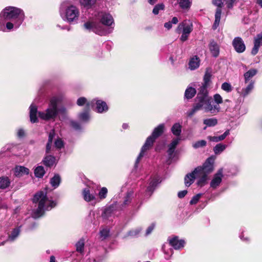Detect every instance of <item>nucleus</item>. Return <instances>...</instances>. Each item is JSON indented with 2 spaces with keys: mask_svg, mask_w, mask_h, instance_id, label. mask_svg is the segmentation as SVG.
Wrapping results in <instances>:
<instances>
[{
  "mask_svg": "<svg viewBox=\"0 0 262 262\" xmlns=\"http://www.w3.org/2000/svg\"><path fill=\"white\" fill-rule=\"evenodd\" d=\"M62 98L59 96L53 97L49 102L48 107L44 112H38L37 107L34 104L30 106V119L32 123L38 121V117L44 120H54L59 112L65 113L66 108L62 107L58 108V105L61 102Z\"/></svg>",
  "mask_w": 262,
  "mask_h": 262,
  "instance_id": "1",
  "label": "nucleus"
},
{
  "mask_svg": "<svg viewBox=\"0 0 262 262\" xmlns=\"http://www.w3.org/2000/svg\"><path fill=\"white\" fill-rule=\"evenodd\" d=\"M25 15L23 11L14 7H6L0 14V30L5 31L6 28L11 30L19 28L24 21Z\"/></svg>",
  "mask_w": 262,
  "mask_h": 262,
  "instance_id": "2",
  "label": "nucleus"
},
{
  "mask_svg": "<svg viewBox=\"0 0 262 262\" xmlns=\"http://www.w3.org/2000/svg\"><path fill=\"white\" fill-rule=\"evenodd\" d=\"M98 18L102 24L88 21L84 24V28L101 36L112 33L114 25L112 16L108 13L101 12L98 14Z\"/></svg>",
  "mask_w": 262,
  "mask_h": 262,
  "instance_id": "3",
  "label": "nucleus"
},
{
  "mask_svg": "<svg viewBox=\"0 0 262 262\" xmlns=\"http://www.w3.org/2000/svg\"><path fill=\"white\" fill-rule=\"evenodd\" d=\"M47 193V190H42L34 195L33 202L37 205V208L32 212L33 218L37 219L41 216L46 211L50 210L56 206L57 203L50 199Z\"/></svg>",
  "mask_w": 262,
  "mask_h": 262,
  "instance_id": "4",
  "label": "nucleus"
},
{
  "mask_svg": "<svg viewBox=\"0 0 262 262\" xmlns=\"http://www.w3.org/2000/svg\"><path fill=\"white\" fill-rule=\"evenodd\" d=\"M164 129V124H160L154 129L151 135L147 138L145 143L142 146L141 151L136 159V163L135 164V167H137V165L139 163L141 159L143 157L144 152L147 150H148L150 147H151L156 139H157L163 133Z\"/></svg>",
  "mask_w": 262,
  "mask_h": 262,
  "instance_id": "5",
  "label": "nucleus"
},
{
  "mask_svg": "<svg viewBox=\"0 0 262 262\" xmlns=\"http://www.w3.org/2000/svg\"><path fill=\"white\" fill-rule=\"evenodd\" d=\"M60 14L63 20L69 23H77L79 16V11L75 6L70 5L60 8Z\"/></svg>",
  "mask_w": 262,
  "mask_h": 262,
  "instance_id": "6",
  "label": "nucleus"
},
{
  "mask_svg": "<svg viewBox=\"0 0 262 262\" xmlns=\"http://www.w3.org/2000/svg\"><path fill=\"white\" fill-rule=\"evenodd\" d=\"M193 30L192 24L189 20H185L179 24L177 29V32L180 33L182 31V34L180 39L182 41L187 40L190 33Z\"/></svg>",
  "mask_w": 262,
  "mask_h": 262,
  "instance_id": "7",
  "label": "nucleus"
},
{
  "mask_svg": "<svg viewBox=\"0 0 262 262\" xmlns=\"http://www.w3.org/2000/svg\"><path fill=\"white\" fill-rule=\"evenodd\" d=\"M201 105V110H204L205 113H209L213 115H216L221 111L219 105L213 104L211 97L199 102Z\"/></svg>",
  "mask_w": 262,
  "mask_h": 262,
  "instance_id": "8",
  "label": "nucleus"
},
{
  "mask_svg": "<svg viewBox=\"0 0 262 262\" xmlns=\"http://www.w3.org/2000/svg\"><path fill=\"white\" fill-rule=\"evenodd\" d=\"M214 159L208 158L202 166H198L194 169V172H203L208 174L213 170Z\"/></svg>",
  "mask_w": 262,
  "mask_h": 262,
  "instance_id": "9",
  "label": "nucleus"
},
{
  "mask_svg": "<svg viewBox=\"0 0 262 262\" xmlns=\"http://www.w3.org/2000/svg\"><path fill=\"white\" fill-rule=\"evenodd\" d=\"M118 209V204L117 203H113L103 209L101 216L104 220H109L115 215Z\"/></svg>",
  "mask_w": 262,
  "mask_h": 262,
  "instance_id": "10",
  "label": "nucleus"
},
{
  "mask_svg": "<svg viewBox=\"0 0 262 262\" xmlns=\"http://www.w3.org/2000/svg\"><path fill=\"white\" fill-rule=\"evenodd\" d=\"M92 102H94L92 107L95 106V110L97 113H103L108 111V107L105 101L98 99H94L92 100Z\"/></svg>",
  "mask_w": 262,
  "mask_h": 262,
  "instance_id": "11",
  "label": "nucleus"
},
{
  "mask_svg": "<svg viewBox=\"0 0 262 262\" xmlns=\"http://www.w3.org/2000/svg\"><path fill=\"white\" fill-rule=\"evenodd\" d=\"M223 169L221 168L214 175V177L210 184V187L211 188L213 189H215L220 185L223 177Z\"/></svg>",
  "mask_w": 262,
  "mask_h": 262,
  "instance_id": "12",
  "label": "nucleus"
},
{
  "mask_svg": "<svg viewBox=\"0 0 262 262\" xmlns=\"http://www.w3.org/2000/svg\"><path fill=\"white\" fill-rule=\"evenodd\" d=\"M232 45L236 52L241 53L245 51L246 46L242 38L236 37L232 41Z\"/></svg>",
  "mask_w": 262,
  "mask_h": 262,
  "instance_id": "13",
  "label": "nucleus"
},
{
  "mask_svg": "<svg viewBox=\"0 0 262 262\" xmlns=\"http://www.w3.org/2000/svg\"><path fill=\"white\" fill-rule=\"evenodd\" d=\"M208 86L202 84L199 89V92L196 97V102H201L208 98H210L208 95Z\"/></svg>",
  "mask_w": 262,
  "mask_h": 262,
  "instance_id": "14",
  "label": "nucleus"
},
{
  "mask_svg": "<svg viewBox=\"0 0 262 262\" xmlns=\"http://www.w3.org/2000/svg\"><path fill=\"white\" fill-rule=\"evenodd\" d=\"M262 45V31L257 34L254 39V47L252 49L251 54L253 55H256L259 50V47Z\"/></svg>",
  "mask_w": 262,
  "mask_h": 262,
  "instance_id": "15",
  "label": "nucleus"
},
{
  "mask_svg": "<svg viewBox=\"0 0 262 262\" xmlns=\"http://www.w3.org/2000/svg\"><path fill=\"white\" fill-rule=\"evenodd\" d=\"M208 48L212 56L217 57L220 54V46L214 40H211L208 44Z\"/></svg>",
  "mask_w": 262,
  "mask_h": 262,
  "instance_id": "16",
  "label": "nucleus"
},
{
  "mask_svg": "<svg viewBox=\"0 0 262 262\" xmlns=\"http://www.w3.org/2000/svg\"><path fill=\"white\" fill-rule=\"evenodd\" d=\"M169 243L174 249L179 250L184 246L185 241L179 239L177 236H174L168 239Z\"/></svg>",
  "mask_w": 262,
  "mask_h": 262,
  "instance_id": "17",
  "label": "nucleus"
},
{
  "mask_svg": "<svg viewBox=\"0 0 262 262\" xmlns=\"http://www.w3.org/2000/svg\"><path fill=\"white\" fill-rule=\"evenodd\" d=\"M160 182L158 178L155 177L152 178L147 188L146 194L150 196L156 189L157 185L160 183Z\"/></svg>",
  "mask_w": 262,
  "mask_h": 262,
  "instance_id": "18",
  "label": "nucleus"
},
{
  "mask_svg": "<svg viewBox=\"0 0 262 262\" xmlns=\"http://www.w3.org/2000/svg\"><path fill=\"white\" fill-rule=\"evenodd\" d=\"M83 196L86 202H90L96 199V194L90 188H85L83 190Z\"/></svg>",
  "mask_w": 262,
  "mask_h": 262,
  "instance_id": "19",
  "label": "nucleus"
},
{
  "mask_svg": "<svg viewBox=\"0 0 262 262\" xmlns=\"http://www.w3.org/2000/svg\"><path fill=\"white\" fill-rule=\"evenodd\" d=\"M180 140L181 138L180 137H177L175 139H173L168 145L167 153L169 158H172V155L174 151L175 148L179 143Z\"/></svg>",
  "mask_w": 262,
  "mask_h": 262,
  "instance_id": "20",
  "label": "nucleus"
},
{
  "mask_svg": "<svg viewBox=\"0 0 262 262\" xmlns=\"http://www.w3.org/2000/svg\"><path fill=\"white\" fill-rule=\"evenodd\" d=\"M197 172H195L194 170L191 172L188 173L185 177V185L186 187L190 186L196 178Z\"/></svg>",
  "mask_w": 262,
  "mask_h": 262,
  "instance_id": "21",
  "label": "nucleus"
},
{
  "mask_svg": "<svg viewBox=\"0 0 262 262\" xmlns=\"http://www.w3.org/2000/svg\"><path fill=\"white\" fill-rule=\"evenodd\" d=\"M29 172V169L21 166H16L14 169V175L17 177H20L25 174H28Z\"/></svg>",
  "mask_w": 262,
  "mask_h": 262,
  "instance_id": "22",
  "label": "nucleus"
},
{
  "mask_svg": "<svg viewBox=\"0 0 262 262\" xmlns=\"http://www.w3.org/2000/svg\"><path fill=\"white\" fill-rule=\"evenodd\" d=\"M207 174L197 172L196 178L199 179L197 182V185L200 187L204 186L207 180Z\"/></svg>",
  "mask_w": 262,
  "mask_h": 262,
  "instance_id": "23",
  "label": "nucleus"
},
{
  "mask_svg": "<svg viewBox=\"0 0 262 262\" xmlns=\"http://www.w3.org/2000/svg\"><path fill=\"white\" fill-rule=\"evenodd\" d=\"M230 134L229 130H227L225 133L220 136H208V139L212 142H217L224 140L226 137Z\"/></svg>",
  "mask_w": 262,
  "mask_h": 262,
  "instance_id": "24",
  "label": "nucleus"
},
{
  "mask_svg": "<svg viewBox=\"0 0 262 262\" xmlns=\"http://www.w3.org/2000/svg\"><path fill=\"white\" fill-rule=\"evenodd\" d=\"M94 104V102L91 101V102L88 101L87 99L85 97H80L77 101V104L79 106H83L86 105V107L88 110L92 107V105Z\"/></svg>",
  "mask_w": 262,
  "mask_h": 262,
  "instance_id": "25",
  "label": "nucleus"
},
{
  "mask_svg": "<svg viewBox=\"0 0 262 262\" xmlns=\"http://www.w3.org/2000/svg\"><path fill=\"white\" fill-rule=\"evenodd\" d=\"M254 82L253 81H251L246 88H243L242 90L241 95L244 97L248 96L254 89Z\"/></svg>",
  "mask_w": 262,
  "mask_h": 262,
  "instance_id": "26",
  "label": "nucleus"
},
{
  "mask_svg": "<svg viewBox=\"0 0 262 262\" xmlns=\"http://www.w3.org/2000/svg\"><path fill=\"white\" fill-rule=\"evenodd\" d=\"M20 226L16 227L11 231V234L9 235L7 241L13 242L18 236L20 232Z\"/></svg>",
  "mask_w": 262,
  "mask_h": 262,
  "instance_id": "27",
  "label": "nucleus"
},
{
  "mask_svg": "<svg viewBox=\"0 0 262 262\" xmlns=\"http://www.w3.org/2000/svg\"><path fill=\"white\" fill-rule=\"evenodd\" d=\"M200 66V60L197 56H194L191 58L189 62V68L191 70H194Z\"/></svg>",
  "mask_w": 262,
  "mask_h": 262,
  "instance_id": "28",
  "label": "nucleus"
},
{
  "mask_svg": "<svg viewBox=\"0 0 262 262\" xmlns=\"http://www.w3.org/2000/svg\"><path fill=\"white\" fill-rule=\"evenodd\" d=\"M222 13V10L220 8H217L216 12L215 14V21L213 25V29H216L219 26L220 22L221 16Z\"/></svg>",
  "mask_w": 262,
  "mask_h": 262,
  "instance_id": "29",
  "label": "nucleus"
},
{
  "mask_svg": "<svg viewBox=\"0 0 262 262\" xmlns=\"http://www.w3.org/2000/svg\"><path fill=\"white\" fill-rule=\"evenodd\" d=\"M257 73V70L254 69H251L246 72L244 75L245 83L248 82Z\"/></svg>",
  "mask_w": 262,
  "mask_h": 262,
  "instance_id": "30",
  "label": "nucleus"
},
{
  "mask_svg": "<svg viewBox=\"0 0 262 262\" xmlns=\"http://www.w3.org/2000/svg\"><path fill=\"white\" fill-rule=\"evenodd\" d=\"M171 131L173 135L180 136L182 132V125L179 123H174L171 128Z\"/></svg>",
  "mask_w": 262,
  "mask_h": 262,
  "instance_id": "31",
  "label": "nucleus"
},
{
  "mask_svg": "<svg viewBox=\"0 0 262 262\" xmlns=\"http://www.w3.org/2000/svg\"><path fill=\"white\" fill-rule=\"evenodd\" d=\"M211 71L209 69H207L204 76L203 83L202 84L209 86L211 82Z\"/></svg>",
  "mask_w": 262,
  "mask_h": 262,
  "instance_id": "32",
  "label": "nucleus"
},
{
  "mask_svg": "<svg viewBox=\"0 0 262 262\" xmlns=\"http://www.w3.org/2000/svg\"><path fill=\"white\" fill-rule=\"evenodd\" d=\"M11 182L7 177L0 178V189H4L8 188L10 185Z\"/></svg>",
  "mask_w": 262,
  "mask_h": 262,
  "instance_id": "33",
  "label": "nucleus"
},
{
  "mask_svg": "<svg viewBox=\"0 0 262 262\" xmlns=\"http://www.w3.org/2000/svg\"><path fill=\"white\" fill-rule=\"evenodd\" d=\"M44 164L48 167L53 166L56 163V159L54 156L49 155L46 156L43 160Z\"/></svg>",
  "mask_w": 262,
  "mask_h": 262,
  "instance_id": "34",
  "label": "nucleus"
},
{
  "mask_svg": "<svg viewBox=\"0 0 262 262\" xmlns=\"http://www.w3.org/2000/svg\"><path fill=\"white\" fill-rule=\"evenodd\" d=\"M133 195V192L130 191L127 193L125 197L124 200L123 204L121 205V207H119L120 209H123L127 205H128L131 202L132 196Z\"/></svg>",
  "mask_w": 262,
  "mask_h": 262,
  "instance_id": "35",
  "label": "nucleus"
},
{
  "mask_svg": "<svg viewBox=\"0 0 262 262\" xmlns=\"http://www.w3.org/2000/svg\"><path fill=\"white\" fill-rule=\"evenodd\" d=\"M196 93V91L194 88L191 86H188L185 91V96L188 99H191L194 96Z\"/></svg>",
  "mask_w": 262,
  "mask_h": 262,
  "instance_id": "36",
  "label": "nucleus"
},
{
  "mask_svg": "<svg viewBox=\"0 0 262 262\" xmlns=\"http://www.w3.org/2000/svg\"><path fill=\"white\" fill-rule=\"evenodd\" d=\"M76 248V251L82 254L83 253L84 247V239L82 238L80 239L75 245Z\"/></svg>",
  "mask_w": 262,
  "mask_h": 262,
  "instance_id": "37",
  "label": "nucleus"
},
{
  "mask_svg": "<svg viewBox=\"0 0 262 262\" xmlns=\"http://www.w3.org/2000/svg\"><path fill=\"white\" fill-rule=\"evenodd\" d=\"M201 105L199 104V102H196L195 104H194L193 107L191 110L187 112V115L188 117L192 116L196 112L198 111L201 110Z\"/></svg>",
  "mask_w": 262,
  "mask_h": 262,
  "instance_id": "38",
  "label": "nucleus"
},
{
  "mask_svg": "<svg viewBox=\"0 0 262 262\" xmlns=\"http://www.w3.org/2000/svg\"><path fill=\"white\" fill-rule=\"evenodd\" d=\"M203 123L208 127L214 126L217 124V120L215 118L205 119Z\"/></svg>",
  "mask_w": 262,
  "mask_h": 262,
  "instance_id": "39",
  "label": "nucleus"
},
{
  "mask_svg": "<svg viewBox=\"0 0 262 262\" xmlns=\"http://www.w3.org/2000/svg\"><path fill=\"white\" fill-rule=\"evenodd\" d=\"M100 237L102 240L106 239L110 235L109 228L105 227L100 229L99 231Z\"/></svg>",
  "mask_w": 262,
  "mask_h": 262,
  "instance_id": "40",
  "label": "nucleus"
},
{
  "mask_svg": "<svg viewBox=\"0 0 262 262\" xmlns=\"http://www.w3.org/2000/svg\"><path fill=\"white\" fill-rule=\"evenodd\" d=\"M179 5L182 9H188L191 6L190 0H179Z\"/></svg>",
  "mask_w": 262,
  "mask_h": 262,
  "instance_id": "41",
  "label": "nucleus"
},
{
  "mask_svg": "<svg viewBox=\"0 0 262 262\" xmlns=\"http://www.w3.org/2000/svg\"><path fill=\"white\" fill-rule=\"evenodd\" d=\"M60 183V178L59 175L55 174L50 181V183L54 188L57 187Z\"/></svg>",
  "mask_w": 262,
  "mask_h": 262,
  "instance_id": "42",
  "label": "nucleus"
},
{
  "mask_svg": "<svg viewBox=\"0 0 262 262\" xmlns=\"http://www.w3.org/2000/svg\"><path fill=\"white\" fill-rule=\"evenodd\" d=\"M226 145L221 143L217 144L213 148V151L215 154L217 155L223 151L226 148Z\"/></svg>",
  "mask_w": 262,
  "mask_h": 262,
  "instance_id": "43",
  "label": "nucleus"
},
{
  "mask_svg": "<svg viewBox=\"0 0 262 262\" xmlns=\"http://www.w3.org/2000/svg\"><path fill=\"white\" fill-rule=\"evenodd\" d=\"M54 131L52 130L49 134L48 142L46 146V152H49L50 151L52 140L54 136Z\"/></svg>",
  "mask_w": 262,
  "mask_h": 262,
  "instance_id": "44",
  "label": "nucleus"
},
{
  "mask_svg": "<svg viewBox=\"0 0 262 262\" xmlns=\"http://www.w3.org/2000/svg\"><path fill=\"white\" fill-rule=\"evenodd\" d=\"M45 171L42 166L37 167L34 170V174L36 177L41 178L43 176Z\"/></svg>",
  "mask_w": 262,
  "mask_h": 262,
  "instance_id": "45",
  "label": "nucleus"
},
{
  "mask_svg": "<svg viewBox=\"0 0 262 262\" xmlns=\"http://www.w3.org/2000/svg\"><path fill=\"white\" fill-rule=\"evenodd\" d=\"M79 1L81 5L87 8L91 7L96 3V0H79Z\"/></svg>",
  "mask_w": 262,
  "mask_h": 262,
  "instance_id": "46",
  "label": "nucleus"
},
{
  "mask_svg": "<svg viewBox=\"0 0 262 262\" xmlns=\"http://www.w3.org/2000/svg\"><path fill=\"white\" fill-rule=\"evenodd\" d=\"M207 144V142L204 140L198 141L192 144V147L195 149H198L205 147Z\"/></svg>",
  "mask_w": 262,
  "mask_h": 262,
  "instance_id": "47",
  "label": "nucleus"
},
{
  "mask_svg": "<svg viewBox=\"0 0 262 262\" xmlns=\"http://www.w3.org/2000/svg\"><path fill=\"white\" fill-rule=\"evenodd\" d=\"M107 194V189L106 187H102L100 189L98 193V198L100 200H103L106 198Z\"/></svg>",
  "mask_w": 262,
  "mask_h": 262,
  "instance_id": "48",
  "label": "nucleus"
},
{
  "mask_svg": "<svg viewBox=\"0 0 262 262\" xmlns=\"http://www.w3.org/2000/svg\"><path fill=\"white\" fill-rule=\"evenodd\" d=\"M165 8V6L163 3H160L156 5L153 10L152 13L155 15H157L159 14L160 11L163 10Z\"/></svg>",
  "mask_w": 262,
  "mask_h": 262,
  "instance_id": "49",
  "label": "nucleus"
},
{
  "mask_svg": "<svg viewBox=\"0 0 262 262\" xmlns=\"http://www.w3.org/2000/svg\"><path fill=\"white\" fill-rule=\"evenodd\" d=\"M221 89L223 91H224L227 93H229L232 91L233 87L231 86L230 83L227 82H225L222 83V84L221 85Z\"/></svg>",
  "mask_w": 262,
  "mask_h": 262,
  "instance_id": "50",
  "label": "nucleus"
},
{
  "mask_svg": "<svg viewBox=\"0 0 262 262\" xmlns=\"http://www.w3.org/2000/svg\"><path fill=\"white\" fill-rule=\"evenodd\" d=\"M79 119L83 122H87L90 119V116L88 112H84L80 113L78 115Z\"/></svg>",
  "mask_w": 262,
  "mask_h": 262,
  "instance_id": "51",
  "label": "nucleus"
},
{
  "mask_svg": "<svg viewBox=\"0 0 262 262\" xmlns=\"http://www.w3.org/2000/svg\"><path fill=\"white\" fill-rule=\"evenodd\" d=\"M141 230L140 227H138L129 231L128 233V235L131 236H136L140 233Z\"/></svg>",
  "mask_w": 262,
  "mask_h": 262,
  "instance_id": "52",
  "label": "nucleus"
},
{
  "mask_svg": "<svg viewBox=\"0 0 262 262\" xmlns=\"http://www.w3.org/2000/svg\"><path fill=\"white\" fill-rule=\"evenodd\" d=\"M202 195V193H198L196 195L193 196V198L190 201V204L191 205L196 204L198 202L199 200H200Z\"/></svg>",
  "mask_w": 262,
  "mask_h": 262,
  "instance_id": "53",
  "label": "nucleus"
},
{
  "mask_svg": "<svg viewBox=\"0 0 262 262\" xmlns=\"http://www.w3.org/2000/svg\"><path fill=\"white\" fill-rule=\"evenodd\" d=\"M213 99L215 102V104L219 105L223 102V98L219 94H216L213 96Z\"/></svg>",
  "mask_w": 262,
  "mask_h": 262,
  "instance_id": "54",
  "label": "nucleus"
},
{
  "mask_svg": "<svg viewBox=\"0 0 262 262\" xmlns=\"http://www.w3.org/2000/svg\"><path fill=\"white\" fill-rule=\"evenodd\" d=\"M55 146L58 149L61 148L63 146V142L61 139H57L55 141Z\"/></svg>",
  "mask_w": 262,
  "mask_h": 262,
  "instance_id": "55",
  "label": "nucleus"
},
{
  "mask_svg": "<svg viewBox=\"0 0 262 262\" xmlns=\"http://www.w3.org/2000/svg\"><path fill=\"white\" fill-rule=\"evenodd\" d=\"M71 126L75 130H80L81 129V126L80 124L75 121H71L70 122Z\"/></svg>",
  "mask_w": 262,
  "mask_h": 262,
  "instance_id": "56",
  "label": "nucleus"
},
{
  "mask_svg": "<svg viewBox=\"0 0 262 262\" xmlns=\"http://www.w3.org/2000/svg\"><path fill=\"white\" fill-rule=\"evenodd\" d=\"M25 131L24 129L18 128L17 132V136L18 138H21L25 136Z\"/></svg>",
  "mask_w": 262,
  "mask_h": 262,
  "instance_id": "57",
  "label": "nucleus"
},
{
  "mask_svg": "<svg viewBox=\"0 0 262 262\" xmlns=\"http://www.w3.org/2000/svg\"><path fill=\"white\" fill-rule=\"evenodd\" d=\"M212 3L214 5L217 7V8H221L223 5V0H212Z\"/></svg>",
  "mask_w": 262,
  "mask_h": 262,
  "instance_id": "58",
  "label": "nucleus"
},
{
  "mask_svg": "<svg viewBox=\"0 0 262 262\" xmlns=\"http://www.w3.org/2000/svg\"><path fill=\"white\" fill-rule=\"evenodd\" d=\"M235 1L236 0H224L228 8H232L233 4L235 2Z\"/></svg>",
  "mask_w": 262,
  "mask_h": 262,
  "instance_id": "59",
  "label": "nucleus"
},
{
  "mask_svg": "<svg viewBox=\"0 0 262 262\" xmlns=\"http://www.w3.org/2000/svg\"><path fill=\"white\" fill-rule=\"evenodd\" d=\"M155 225L154 224H152L148 227L146 231V235H149L152 232V231L154 230L155 228Z\"/></svg>",
  "mask_w": 262,
  "mask_h": 262,
  "instance_id": "60",
  "label": "nucleus"
},
{
  "mask_svg": "<svg viewBox=\"0 0 262 262\" xmlns=\"http://www.w3.org/2000/svg\"><path fill=\"white\" fill-rule=\"evenodd\" d=\"M187 193V191L185 190H182V191H179L178 193V196L179 198H184L186 195V194Z\"/></svg>",
  "mask_w": 262,
  "mask_h": 262,
  "instance_id": "61",
  "label": "nucleus"
},
{
  "mask_svg": "<svg viewBox=\"0 0 262 262\" xmlns=\"http://www.w3.org/2000/svg\"><path fill=\"white\" fill-rule=\"evenodd\" d=\"M164 27L167 30H170L172 28V23L168 21L164 24Z\"/></svg>",
  "mask_w": 262,
  "mask_h": 262,
  "instance_id": "62",
  "label": "nucleus"
},
{
  "mask_svg": "<svg viewBox=\"0 0 262 262\" xmlns=\"http://www.w3.org/2000/svg\"><path fill=\"white\" fill-rule=\"evenodd\" d=\"M170 22L172 23V24H177L179 22V20L177 17H173Z\"/></svg>",
  "mask_w": 262,
  "mask_h": 262,
  "instance_id": "63",
  "label": "nucleus"
},
{
  "mask_svg": "<svg viewBox=\"0 0 262 262\" xmlns=\"http://www.w3.org/2000/svg\"><path fill=\"white\" fill-rule=\"evenodd\" d=\"M50 262H56L55 257L54 256L52 255L50 256Z\"/></svg>",
  "mask_w": 262,
  "mask_h": 262,
  "instance_id": "64",
  "label": "nucleus"
}]
</instances>
